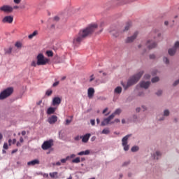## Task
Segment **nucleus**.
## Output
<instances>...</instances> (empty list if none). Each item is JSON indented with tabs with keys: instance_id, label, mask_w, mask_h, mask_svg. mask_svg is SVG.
Here are the masks:
<instances>
[{
	"instance_id": "obj_1",
	"label": "nucleus",
	"mask_w": 179,
	"mask_h": 179,
	"mask_svg": "<svg viewBox=\"0 0 179 179\" xmlns=\"http://www.w3.org/2000/svg\"><path fill=\"white\" fill-rule=\"evenodd\" d=\"M97 27H99L97 24H91L81 29L78 34L73 38V43L75 45L82 44L85 38L90 37L96 31Z\"/></svg>"
},
{
	"instance_id": "obj_2",
	"label": "nucleus",
	"mask_w": 179,
	"mask_h": 179,
	"mask_svg": "<svg viewBox=\"0 0 179 179\" xmlns=\"http://www.w3.org/2000/svg\"><path fill=\"white\" fill-rule=\"evenodd\" d=\"M160 37H162V33L159 31V29H152L149 37L145 40V45H157L159 41H160Z\"/></svg>"
},
{
	"instance_id": "obj_3",
	"label": "nucleus",
	"mask_w": 179,
	"mask_h": 179,
	"mask_svg": "<svg viewBox=\"0 0 179 179\" xmlns=\"http://www.w3.org/2000/svg\"><path fill=\"white\" fill-rule=\"evenodd\" d=\"M141 76H143V71H139L138 73L134 74V76L131 77L129 80H127V83L126 85L122 84L124 90H127V88H129V87L133 86L134 84H136V83H138V80H140Z\"/></svg>"
},
{
	"instance_id": "obj_4",
	"label": "nucleus",
	"mask_w": 179,
	"mask_h": 179,
	"mask_svg": "<svg viewBox=\"0 0 179 179\" xmlns=\"http://www.w3.org/2000/svg\"><path fill=\"white\" fill-rule=\"evenodd\" d=\"M108 31L111 34L112 37H114L115 38H122V34H124L122 29L117 31L115 29V27H110L108 29Z\"/></svg>"
},
{
	"instance_id": "obj_5",
	"label": "nucleus",
	"mask_w": 179,
	"mask_h": 179,
	"mask_svg": "<svg viewBox=\"0 0 179 179\" xmlns=\"http://www.w3.org/2000/svg\"><path fill=\"white\" fill-rule=\"evenodd\" d=\"M13 92L14 88H12V87L3 90V91H1L0 93V100H4L5 99H7L8 96H10Z\"/></svg>"
},
{
	"instance_id": "obj_6",
	"label": "nucleus",
	"mask_w": 179,
	"mask_h": 179,
	"mask_svg": "<svg viewBox=\"0 0 179 179\" xmlns=\"http://www.w3.org/2000/svg\"><path fill=\"white\" fill-rule=\"evenodd\" d=\"M36 62L38 66H44L48 64V62H50V59L44 57L43 55L39 54L37 55V62Z\"/></svg>"
},
{
	"instance_id": "obj_7",
	"label": "nucleus",
	"mask_w": 179,
	"mask_h": 179,
	"mask_svg": "<svg viewBox=\"0 0 179 179\" xmlns=\"http://www.w3.org/2000/svg\"><path fill=\"white\" fill-rule=\"evenodd\" d=\"M138 36H139V32L136 31L132 35L128 36L125 40L124 42L126 44H132L134 41L138 38Z\"/></svg>"
},
{
	"instance_id": "obj_8",
	"label": "nucleus",
	"mask_w": 179,
	"mask_h": 179,
	"mask_svg": "<svg viewBox=\"0 0 179 179\" xmlns=\"http://www.w3.org/2000/svg\"><path fill=\"white\" fill-rule=\"evenodd\" d=\"M0 10L4 12V13H12V12H13V8L11 6L3 5L0 7Z\"/></svg>"
},
{
	"instance_id": "obj_9",
	"label": "nucleus",
	"mask_w": 179,
	"mask_h": 179,
	"mask_svg": "<svg viewBox=\"0 0 179 179\" xmlns=\"http://www.w3.org/2000/svg\"><path fill=\"white\" fill-rule=\"evenodd\" d=\"M52 147V140L44 141L43 145L41 146L43 150H50Z\"/></svg>"
},
{
	"instance_id": "obj_10",
	"label": "nucleus",
	"mask_w": 179,
	"mask_h": 179,
	"mask_svg": "<svg viewBox=\"0 0 179 179\" xmlns=\"http://www.w3.org/2000/svg\"><path fill=\"white\" fill-rule=\"evenodd\" d=\"M114 117H113V115L108 116V117L106 118H104V120H103V122H101V126L104 127L108 124H113L110 121H111V120H113Z\"/></svg>"
},
{
	"instance_id": "obj_11",
	"label": "nucleus",
	"mask_w": 179,
	"mask_h": 179,
	"mask_svg": "<svg viewBox=\"0 0 179 179\" xmlns=\"http://www.w3.org/2000/svg\"><path fill=\"white\" fill-rule=\"evenodd\" d=\"M130 135H127L122 138V147L124 148V151L129 150V145H127V139L129 138Z\"/></svg>"
},
{
	"instance_id": "obj_12",
	"label": "nucleus",
	"mask_w": 179,
	"mask_h": 179,
	"mask_svg": "<svg viewBox=\"0 0 179 179\" xmlns=\"http://www.w3.org/2000/svg\"><path fill=\"white\" fill-rule=\"evenodd\" d=\"M62 99H60V97L56 96L53 98V100H52L51 105L53 106H58L59 105H60Z\"/></svg>"
},
{
	"instance_id": "obj_13",
	"label": "nucleus",
	"mask_w": 179,
	"mask_h": 179,
	"mask_svg": "<svg viewBox=\"0 0 179 179\" xmlns=\"http://www.w3.org/2000/svg\"><path fill=\"white\" fill-rule=\"evenodd\" d=\"M3 23H12L13 22V17L8 15L4 17L1 21Z\"/></svg>"
},
{
	"instance_id": "obj_14",
	"label": "nucleus",
	"mask_w": 179,
	"mask_h": 179,
	"mask_svg": "<svg viewBox=\"0 0 179 179\" xmlns=\"http://www.w3.org/2000/svg\"><path fill=\"white\" fill-rule=\"evenodd\" d=\"M132 27V22H127L126 23V25L124 26V29H122V32L124 33H127L129 29H131Z\"/></svg>"
},
{
	"instance_id": "obj_15",
	"label": "nucleus",
	"mask_w": 179,
	"mask_h": 179,
	"mask_svg": "<svg viewBox=\"0 0 179 179\" xmlns=\"http://www.w3.org/2000/svg\"><path fill=\"white\" fill-rule=\"evenodd\" d=\"M88 139H90V134L81 136V142L83 143H87L88 142Z\"/></svg>"
},
{
	"instance_id": "obj_16",
	"label": "nucleus",
	"mask_w": 179,
	"mask_h": 179,
	"mask_svg": "<svg viewBox=\"0 0 179 179\" xmlns=\"http://www.w3.org/2000/svg\"><path fill=\"white\" fill-rule=\"evenodd\" d=\"M94 92H95V91L94 90V88H92V87L88 88L87 92L88 99L93 98Z\"/></svg>"
},
{
	"instance_id": "obj_17",
	"label": "nucleus",
	"mask_w": 179,
	"mask_h": 179,
	"mask_svg": "<svg viewBox=\"0 0 179 179\" xmlns=\"http://www.w3.org/2000/svg\"><path fill=\"white\" fill-rule=\"evenodd\" d=\"M150 85V82H144V81L140 82V87H142L143 89H145V90L148 89Z\"/></svg>"
},
{
	"instance_id": "obj_18",
	"label": "nucleus",
	"mask_w": 179,
	"mask_h": 179,
	"mask_svg": "<svg viewBox=\"0 0 179 179\" xmlns=\"http://www.w3.org/2000/svg\"><path fill=\"white\" fill-rule=\"evenodd\" d=\"M179 48V45L173 46V48L169 49V55L170 56H173L176 54V51Z\"/></svg>"
},
{
	"instance_id": "obj_19",
	"label": "nucleus",
	"mask_w": 179,
	"mask_h": 179,
	"mask_svg": "<svg viewBox=\"0 0 179 179\" xmlns=\"http://www.w3.org/2000/svg\"><path fill=\"white\" fill-rule=\"evenodd\" d=\"M38 164H40V162L38 161V159H34L27 163V166H35Z\"/></svg>"
},
{
	"instance_id": "obj_20",
	"label": "nucleus",
	"mask_w": 179,
	"mask_h": 179,
	"mask_svg": "<svg viewBox=\"0 0 179 179\" xmlns=\"http://www.w3.org/2000/svg\"><path fill=\"white\" fill-rule=\"evenodd\" d=\"M37 36H38V31L35 30L33 33L28 36V38L29 40H33V38H34V37H37Z\"/></svg>"
},
{
	"instance_id": "obj_21",
	"label": "nucleus",
	"mask_w": 179,
	"mask_h": 179,
	"mask_svg": "<svg viewBox=\"0 0 179 179\" xmlns=\"http://www.w3.org/2000/svg\"><path fill=\"white\" fill-rule=\"evenodd\" d=\"M57 116L52 115L49 119H48V122H49L51 124H55V122H57Z\"/></svg>"
},
{
	"instance_id": "obj_22",
	"label": "nucleus",
	"mask_w": 179,
	"mask_h": 179,
	"mask_svg": "<svg viewBox=\"0 0 179 179\" xmlns=\"http://www.w3.org/2000/svg\"><path fill=\"white\" fill-rule=\"evenodd\" d=\"M90 154V151L87 150L85 151H81L80 152H78V156L88 155Z\"/></svg>"
},
{
	"instance_id": "obj_23",
	"label": "nucleus",
	"mask_w": 179,
	"mask_h": 179,
	"mask_svg": "<svg viewBox=\"0 0 179 179\" xmlns=\"http://www.w3.org/2000/svg\"><path fill=\"white\" fill-rule=\"evenodd\" d=\"M55 108L50 107V108H48V110H47L46 113L48 115H52V114L55 113Z\"/></svg>"
},
{
	"instance_id": "obj_24",
	"label": "nucleus",
	"mask_w": 179,
	"mask_h": 179,
	"mask_svg": "<svg viewBox=\"0 0 179 179\" xmlns=\"http://www.w3.org/2000/svg\"><path fill=\"white\" fill-rule=\"evenodd\" d=\"M16 143H17V142H15V139H8V143H7V145H8V146H11Z\"/></svg>"
},
{
	"instance_id": "obj_25",
	"label": "nucleus",
	"mask_w": 179,
	"mask_h": 179,
	"mask_svg": "<svg viewBox=\"0 0 179 179\" xmlns=\"http://www.w3.org/2000/svg\"><path fill=\"white\" fill-rule=\"evenodd\" d=\"M114 92H115V94H120L121 92H122V88L120 87H117L115 88V90H114Z\"/></svg>"
},
{
	"instance_id": "obj_26",
	"label": "nucleus",
	"mask_w": 179,
	"mask_h": 179,
	"mask_svg": "<svg viewBox=\"0 0 179 179\" xmlns=\"http://www.w3.org/2000/svg\"><path fill=\"white\" fill-rule=\"evenodd\" d=\"M57 175H58L57 172L50 173V174H48V176H50L51 178H56Z\"/></svg>"
},
{
	"instance_id": "obj_27",
	"label": "nucleus",
	"mask_w": 179,
	"mask_h": 179,
	"mask_svg": "<svg viewBox=\"0 0 179 179\" xmlns=\"http://www.w3.org/2000/svg\"><path fill=\"white\" fill-rule=\"evenodd\" d=\"M12 52V47L8 46V48H5V54L9 55Z\"/></svg>"
},
{
	"instance_id": "obj_28",
	"label": "nucleus",
	"mask_w": 179,
	"mask_h": 179,
	"mask_svg": "<svg viewBox=\"0 0 179 179\" xmlns=\"http://www.w3.org/2000/svg\"><path fill=\"white\" fill-rule=\"evenodd\" d=\"M159 157H161V153L159 152V151H157L156 153L154 154V159L157 160Z\"/></svg>"
},
{
	"instance_id": "obj_29",
	"label": "nucleus",
	"mask_w": 179,
	"mask_h": 179,
	"mask_svg": "<svg viewBox=\"0 0 179 179\" xmlns=\"http://www.w3.org/2000/svg\"><path fill=\"white\" fill-rule=\"evenodd\" d=\"M80 162H82V161L80 159V157H76V159H73V161H71V163L80 164Z\"/></svg>"
},
{
	"instance_id": "obj_30",
	"label": "nucleus",
	"mask_w": 179,
	"mask_h": 179,
	"mask_svg": "<svg viewBox=\"0 0 179 179\" xmlns=\"http://www.w3.org/2000/svg\"><path fill=\"white\" fill-rule=\"evenodd\" d=\"M120 113H121L120 109H117L115 110V112H113V113H112V115H113V117H115V115H120Z\"/></svg>"
},
{
	"instance_id": "obj_31",
	"label": "nucleus",
	"mask_w": 179,
	"mask_h": 179,
	"mask_svg": "<svg viewBox=\"0 0 179 179\" xmlns=\"http://www.w3.org/2000/svg\"><path fill=\"white\" fill-rule=\"evenodd\" d=\"M101 134L108 135L110 134V130H108V129H103V131H101Z\"/></svg>"
},
{
	"instance_id": "obj_32",
	"label": "nucleus",
	"mask_w": 179,
	"mask_h": 179,
	"mask_svg": "<svg viewBox=\"0 0 179 179\" xmlns=\"http://www.w3.org/2000/svg\"><path fill=\"white\" fill-rule=\"evenodd\" d=\"M46 56H48V57H52V52L51 50L46 51Z\"/></svg>"
},
{
	"instance_id": "obj_33",
	"label": "nucleus",
	"mask_w": 179,
	"mask_h": 179,
	"mask_svg": "<svg viewBox=\"0 0 179 179\" xmlns=\"http://www.w3.org/2000/svg\"><path fill=\"white\" fill-rule=\"evenodd\" d=\"M158 81H159V78L158 77H154V78L152 80V83H156Z\"/></svg>"
},
{
	"instance_id": "obj_34",
	"label": "nucleus",
	"mask_w": 179,
	"mask_h": 179,
	"mask_svg": "<svg viewBox=\"0 0 179 179\" xmlns=\"http://www.w3.org/2000/svg\"><path fill=\"white\" fill-rule=\"evenodd\" d=\"M138 151V146H133V148H131V152H135Z\"/></svg>"
},
{
	"instance_id": "obj_35",
	"label": "nucleus",
	"mask_w": 179,
	"mask_h": 179,
	"mask_svg": "<svg viewBox=\"0 0 179 179\" xmlns=\"http://www.w3.org/2000/svg\"><path fill=\"white\" fill-rule=\"evenodd\" d=\"M67 160H69L68 158H66V159H60V162H57V163H62V164H65V162H67Z\"/></svg>"
},
{
	"instance_id": "obj_36",
	"label": "nucleus",
	"mask_w": 179,
	"mask_h": 179,
	"mask_svg": "<svg viewBox=\"0 0 179 179\" xmlns=\"http://www.w3.org/2000/svg\"><path fill=\"white\" fill-rule=\"evenodd\" d=\"M23 44V42L22 41H17L15 43V45H22Z\"/></svg>"
},
{
	"instance_id": "obj_37",
	"label": "nucleus",
	"mask_w": 179,
	"mask_h": 179,
	"mask_svg": "<svg viewBox=\"0 0 179 179\" xmlns=\"http://www.w3.org/2000/svg\"><path fill=\"white\" fill-rule=\"evenodd\" d=\"M170 114V112L169 111H168V110H165V111H164V113H163V115L164 116H168V115H169Z\"/></svg>"
},
{
	"instance_id": "obj_38",
	"label": "nucleus",
	"mask_w": 179,
	"mask_h": 179,
	"mask_svg": "<svg viewBox=\"0 0 179 179\" xmlns=\"http://www.w3.org/2000/svg\"><path fill=\"white\" fill-rule=\"evenodd\" d=\"M51 94H52V91H51V90L46 91V96H50Z\"/></svg>"
},
{
	"instance_id": "obj_39",
	"label": "nucleus",
	"mask_w": 179,
	"mask_h": 179,
	"mask_svg": "<svg viewBox=\"0 0 179 179\" xmlns=\"http://www.w3.org/2000/svg\"><path fill=\"white\" fill-rule=\"evenodd\" d=\"M8 144H7V143H3V150H8Z\"/></svg>"
},
{
	"instance_id": "obj_40",
	"label": "nucleus",
	"mask_w": 179,
	"mask_h": 179,
	"mask_svg": "<svg viewBox=\"0 0 179 179\" xmlns=\"http://www.w3.org/2000/svg\"><path fill=\"white\" fill-rule=\"evenodd\" d=\"M163 62H165L166 64H169V61L168 60V59L166 57L163 58Z\"/></svg>"
},
{
	"instance_id": "obj_41",
	"label": "nucleus",
	"mask_w": 179,
	"mask_h": 179,
	"mask_svg": "<svg viewBox=\"0 0 179 179\" xmlns=\"http://www.w3.org/2000/svg\"><path fill=\"white\" fill-rule=\"evenodd\" d=\"M76 157V155H74V154H73V155H71L70 156H69V157H66V159H73V158H74V157Z\"/></svg>"
},
{
	"instance_id": "obj_42",
	"label": "nucleus",
	"mask_w": 179,
	"mask_h": 179,
	"mask_svg": "<svg viewBox=\"0 0 179 179\" xmlns=\"http://www.w3.org/2000/svg\"><path fill=\"white\" fill-rule=\"evenodd\" d=\"M13 2L15 3V5H19V3L22 2V0H13Z\"/></svg>"
},
{
	"instance_id": "obj_43",
	"label": "nucleus",
	"mask_w": 179,
	"mask_h": 179,
	"mask_svg": "<svg viewBox=\"0 0 179 179\" xmlns=\"http://www.w3.org/2000/svg\"><path fill=\"white\" fill-rule=\"evenodd\" d=\"M31 66L35 67V66H38V65L37 64V62L34 61V62H31Z\"/></svg>"
},
{
	"instance_id": "obj_44",
	"label": "nucleus",
	"mask_w": 179,
	"mask_h": 179,
	"mask_svg": "<svg viewBox=\"0 0 179 179\" xmlns=\"http://www.w3.org/2000/svg\"><path fill=\"white\" fill-rule=\"evenodd\" d=\"M80 139H81V136H76V137H74V141H80Z\"/></svg>"
},
{
	"instance_id": "obj_45",
	"label": "nucleus",
	"mask_w": 179,
	"mask_h": 179,
	"mask_svg": "<svg viewBox=\"0 0 179 179\" xmlns=\"http://www.w3.org/2000/svg\"><path fill=\"white\" fill-rule=\"evenodd\" d=\"M72 122V120H66V125H69Z\"/></svg>"
},
{
	"instance_id": "obj_46",
	"label": "nucleus",
	"mask_w": 179,
	"mask_h": 179,
	"mask_svg": "<svg viewBox=\"0 0 179 179\" xmlns=\"http://www.w3.org/2000/svg\"><path fill=\"white\" fill-rule=\"evenodd\" d=\"M144 79H149L150 78V75L149 74H145V76H143Z\"/></svg>"
},
{
	"instance_id": "obj_47",
	"label": "nucleus",
	"mask_w": 179,
	"mask_h": 179,
	"mask_svg": "<svg viewBox=\"0 0 179 179\" xmlns=\"http://www.w3.org/2000/svg\"><path fill=\"white\" fill-rule=\"evenodd\" d=\"M119 122H120V120L115 119L113 120V122H112V124L119 123Z\"/></svg>"
},
{
	"instance_id": "obj_48",
	"label": "nucleus",
	"mask_w": 179,
	"mask_h": 179,
	"mask_svg": "<svg viewBox=\"0 0 179 179\" xmlns=\"http://www.w3.org/2000/svg\"><path fill=\"white\" fill-rule=\"evenodd\" d=\"M177 85H179V80H176V82H173V87L177 86Z\"/></svg>"
},
{
	"instance_id": "obj_49",
	"label": "nucleus",
	"mask_w": 179,
	"mask_h": 179,
	"mask_svg": "<svg viewBox=\"0 0 179 179\" xmlns=\"http://www.w3.org/2000/svg\"><path fill=\"white\" fill-rule=\"evenodd\" d=\"M90 124L92 125V126L95 125L94 120H90Z\"/></svg>"
},
{
	"instance_id": "obj_50",
	"label": "nucleus",
	"mask_w": 179,
	"mask_h": 179,
	"mask_svg": "<svg viewBox=\"0 0 179 179\" xmlns=\"http://www.w3.org/2000/svg\"><path fill=\"white\" fill-rule=\"evenodd\" d=\"M53 20H55L56 22H58V20H59V17L55 16V17L53 18Z\"/></svg>"
},
{
	"instance_id": "obj_51",
	"label": "nucleus",
	"mask_w": 179,
	"mask_h": 179,
	"mask_svg": "<svg viewBox=\"0 0 179 179\" xmlns=\"http://www.w3.org/2000/svg\"><path fill=\"white\" fill-rule=\"evenodd\" d=\"M21 143H22L17 142V143H15V146H17V147H21Z\"/></svg>"
},
{
	"instance_id": "obj_52",
	"label": "nucleus",
	"mask_w": 179,
	"mask_h": 179,
	"mask_svg": "<svg viewBox=\"0 0 179 179\" xmlns=\"http://www.w3.org/2000/svg\"><path fill=\"white\" fill-rule=\"evenodd\" d=\"M162 94V91L159 90L158 92H156V95H157L158 96H161Z\"/></svg>"
},
{
	"instance_id": "obj_53",
	"label": "nucleus",
	"mask_w": 179,
	"mask_h": 179,
	"mask_svg": "<svg viewBox=\"0 0 179 179\" xmlns=\"http://www.w3.org/2000/svg\"><path fill=\"white\" fill-rule=\"evenodd\" d=\"M24 139H22V137H20V142H17V143H24Z\"/></svg>"
},
{
	"instance_id": "obj_54",
	"label": "nucleus",
	"mask_w": 179,
	"mask_h": 179,
	"mask_svg": "<svg viewBox=\"0 0 179 179\" xmlns=\"http://www.w3.org/2000/svg\"><path fill=\"white\" fill-rule=\"evenodd\" d=\"M13 8V9H19V6H14L13 7H12Z\"/></svg>"
},
{
	"instance_id": "obj_55",
	"label": "nucleus",
	"mask_w": 179,
	"mask_h": 179,
	"mask_svg": "<svg viewBox=\"0 0 179 179\" xmlns=\"http://www.w3.org/2000/svg\"><path fill=\"white\" fill-rule=\"evenodd\" d=\"M149 58H150V59H154V58H155L154 55H150L149 56Z\"/></svg>"
},
{
	"instance_id": "obj_56",
	"label": "nucleus",
	"mask_w": 179,
	"mask_h": 179,
	"mask_svg": "<svg viewBox=\"0 0 179 179\" xmlns=\"http://www.w3.org/2000/svg\"><path fill=\"white\" fill-rule=\"evenodd\" d=\"M94 80V75L92 76H90V82H92Z\"/></svg>"
},
{
	"instance_id": "obj_57",
	"label": "nucleus",
	"mask_w": 179,
	"mask_h": 179,
	"mask_svg": "<svg viewBox=\"0 0 179 179\" xmlns=\"http://www.w3.org/2000/svg\"><path fill=\"white\" fill-rule=\"evenodd\" d=\"M15 152H17V149L13 150V152H11V154H15Z\"/></svg>"
},
{
	"instance_id": "obj_58",
	"label": "nucleus",
	"mask_w": 179,
	"mask_h": 179,
	"mask_svg": "<svg viewBox=\"0 0 179 179\" xmlns=\"http://www.w3.org/2000/svg\"><path fill=\"white\" fill-rule=\"evenodd\" d=\"M24 135H26V131H21V136H24Z\"/></svg>"
},
{
	"instance_id": "obj_59",
	"label": "nucleus",
	"mask_w": 179,
	"mask_h": 179,
	"mask_svg": "<svg viewBox=\"0 0 179 179\" xmlns=\"http://www.w3.org/2000/svg\"><path fill=\"white\" fill-rule=\"evenodd\" d=\"M58 85V82H55V83H53V87H57Z\"/></svg>"
},
{
	"instance_id": "obj_60",
	"label": "nucleus",
	"mask_w": 179,
	"mask_h": 179,
	"mask_svg": "<svg viewBox=\"0 0 179 179\" xmlns=\"http://www.w3.org/2000/svg\"><path fill=\"white\" fill-rule=\"evenodd\" d=\"M106 111H108V108H104V110H103V114L106 113Z\"/></svg>"
},
{
	"instance_id": "obj_61",
	"label": "nucleus",
	"mask_w": 179,
	"mask_h": 179,
	"mask_svg": "<svg viewBox=\"0 0 179 179\" xmlns=\"http://www.w3.org/2000/svg\"><path fill=\"white\" fill-rule=\"evenodd\" d=\"M95 141V136H93L92 138H90V141L94 142Z\"/></svg>"
},
{
	"instance_id": "obj_62",
	"label": "nucleus",
	"mask_w": 179,
	"mask_h": 179,
	"mask_svg": "<svg viewBox=\"0 0 179 179\" xmlns=\"http://www.w3.org/2000/svg\"><path fill=\"white\" fill-rule=\"evenodd\" d=\"M62 162H57L55 165L59 166Z\"/></svg>"
},
{
	"instance_id": "obj_63",
	"label": "nucleus",
	"mask_w": 179,
	"mask_h": 179,
	"mask_svg": "<svg viewBox=\"0 0 179 179\" xmlns=\"http://www.w3.org/2000/svg\"><path fill=\"white\" fill-rule=\"evenodd\" d=\"M164 24L165 26H169V21H165Z\"/></svg>"
},
{
	"instance_id": "obj_64",
	"label": "nucleus",
	"mask_w": 179,
	"mask_h": 179,
	"mask_svg": "<svg viewBox=\"0 0 179 179\" xmlns=\"http://www.w3.org/2000/svg\"><path fill=\"white\" fill-rule=\"evenodd\" d=\"M174 45H179V41H177L175 43Z\"/></svg>"
}]
</instances>
